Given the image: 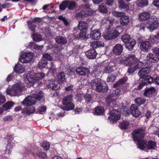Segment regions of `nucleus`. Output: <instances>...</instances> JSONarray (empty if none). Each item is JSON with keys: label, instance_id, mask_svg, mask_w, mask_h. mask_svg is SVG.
Listing matches in <instances>:
<instances>
[{"label": "nucleus", "instance_id": "27", "mask_svg": "<svg viewBox=\"0 0 159 159\" xmlns=\"http://www.w3.org/2000/svg\"><path fill=\"white\" fill-rule=\"evenodd\" d=\"M119 8L120 9H124L126 11L129 10V5L126 3L124 0H119L118 1Z\"/></svg>", "mask_w": 159, "mask_h": 159}, {"label": "nucleus", "instance_id": "46", "mask_svg": "<svg viewBox=\"0 0 159 159\" xmlns=\"http://www.w3.org/2000/svg\"><path fill=\"white\" fill-rule=\"evenodd\" d=\"M68 1L65 0L62 2L61 4L59 6V8L60 9L62 10H64L66 9L68 6Z\"/></svg>", "mask_w": 159, "mask_h": 159}, {"label": "nucleus", "instance_id": "51", "mask_svg": "<svg viewBox=\"0 0 159 159\" xmlns=\"http://www.w3.org/2000/svg\"><path fill=\"white\" fill-rule=\"evenodd\" d=\"M68 8L69 9H72L76 6V3L74 2L68 1Z\"/></svg>", "mask_w": 159, "mask_h": 159}, {"label": "nucleus", "instance_id": "45", "mask_svg": "<svg viewBox=\"0 0 159 159\" xmlns=\"http://www.w3.org/2000/svg\"><path fill=\"white\" fill-rule=\"evenodd\" d=\"M34 40L36 42H39L42 39L41 35L39 34H35L32 35Z\"/></svg>", "mask_w": 159, "mask_h": 159}, {"label": "nucleus", "instance_id": "53", "mask_svg": "<svg viewBox=\"0 0 159 159\" xmlns=\"http://www.w3.org/2000/svg\"><path fill=\"white\" fill-rule=\"evenodd\" d=\"M143 64V63L141 62L138 61V59L137 60V61H136L135 63L133 64L136 70L138 69H139L142 66Z\"/></svg>", "mask_w": 159, "mask_h": 159}, {"label": "nucleus", "instance_id": "44", "mask_svg": "<svg viewBox=\"0 0 159 159\" xmlns=\"http://www.w3.org/2000/svg\"><path fill=\"white\" fill-rule=\"evenodd\" d=\"M58 19L59 20L62 21L65 26H67L70 24V22L65 17L61 15L59 16L58 17Z\"/></svg>", "mask_w": 159, "mask_h": 159}, {"label": "nucleus", "instance_id": "25", "mask_svg": "<svg viewBox=\"0 0 159 159\" xmlns=\"http://www.w3.org/2000/svg\"><path fill=\"white\" fill-rule=\"evenodd\" d=\"M129 17L128 16L126 15L125 13L120 19V23L122 25H125L128 24L129 22Z\"/></svg>", "mask_w": 159, "mask_h": 159}, {"label": "nucleus", "instance_id": "13", "mask_svg": "<svg viewBox=\"0 0 159 159\" xmlns=\"http://www.w3.org/2000/svg\"><path fill=\"white\" fill-rule=\"evenodd\" d=\"M47 86L54 90L58 89L60 87V84L58 82L54 80H48L47 83Z\"/></svg>", "mask_w": 159, "mask_h": 159}, {"label": "nucleus", "instance_id": "55", "mask_svg": "<svg viewBox=\"0 0 159 159\" xmlns=\"http://www.w3.org/2000/svg\"><path fill=\"white\" fill-rule=\"evenodd\" d=\"M101 70L99 69H95L93 71V74L94 75L93 76L95 77L98 76L101 74Z\"/></svg>", "mask_w": 159, "mask_h": 159}, {"label": "nucleus", "instance_id": "42", "mask_svg": "<svg viewBox=\"0 0 159 159\" xmlns=\"http://www.w3.org/2000/svg\"><path fill=\"white\" fill-rule=\"evenodd\" d=\"M131 38L130 35L128 34H125L122 36L121 37L122 40L125 44L128 41H130V39H132Z\"/></svg>", "mask_w": 159, "mask_h": 159}, {"label": "nucleus", "instance_id": "12", "mask_svg": "<svg viewBox=\"0 0 159 159\" xmlns=\"http://www.w3.org/2000/svg\"><path fill=\"white\" fill-rule=\"evenodd\" d=\"M110 115V116L108 117V119L111 123L116 121L120 118V113L116 110H112L111 112Z\"/></svg>", "mask_w": 159, "mask_h": 159}, {"label": "nucleus", "instance_id": "20", "mask_svg": "<svg viewBox=\"0 0 159 159\" xmlns=\"http://www.w3.org/2000/svg\"><path fill=\"white\" fill-rule=\"evenodd\" d=\"M156 91V89L154 87H152L150 88H146L145 89L143 94L146 97H151L154 94Z\"/></svg>", "mask_w": 159, "mask_h": 159}, {"label": "nucleus", "instance_id": "17", "mask_svg": "<svg viewBox=\"0 0 159 159\" xmlns=\"http://www.w3.org/2000/svg\"><path fill=\"white\" fill-rule=\"evenodd\" d=\"M130 111L133 116L135 117L138 116L140 114L138 107L135 104H133L131 106Z\"/></svg>", "mask_w": 159, "mask_h": 159}, {"label": "nucleus", "instance_id": "34", "mask_svg": "<svg viewBox=\"0 0 159 159\" xmlns=\"http://www.w3.org/2000/svg\"><path fill=\"white\" fill-rule=\"evenodd\" d=\"M78 27L80 30H85L88 28V24L85 21H81L79 22Z\"/></svg>", "mask_w": 159, "mask_h": 159}, {"label": "nucleus", "instance_id": "28", "mask_svg": "<svg viewBox=\"0 0 159 159\" xmlns=\"http://www.w3.org/2000/svg\"><path fill=\"white\" fill-rule=\"evenodd\" d=\"M14 70L16 73L20 74L24 71L25 68L21 64H18L15 66Z\"/></svg>", "mask_w": 159, "mask_h": 159}, {"label": "nucleus", "instance_id": "60", "mask_svg": "<svg viewBox=\"0 0 159 159\" xmlns=\"http://www.w3.org/2000/svg\"><path fill=\"white\" fill-rule=\"evenodd\" d=\"M36 155H37V156L41 159L44 158L46 157V154L43 152L37 153Z\"/></svg>", "mask_w": 159, "mask_h": 159}, {"label": "nucleus", "instance_id": "58", "mask_svg": "<svg viewBox=\"0 0 159 159\" xmlns=\"http://www.w3.org/2000/svg\"><path fill=\"white\" fill-rule=\"evenodd\" d=\"M46 110V107L45 106H42L39 108L37 112L39 114H43V112H44Z\"/></svg>", "mask_w": 159, "mask_h": 159}, {"label": "nucleus", "instance_id": "48", "mask_svg": "<svg viewBox=\"0 0 159 159\" xmlns=\"http://www.w3.org/2000/svg\"><path fill=\"white\" fill-rule=\"evenodd\" d=\"M43 59L45 60H47L49 61H52L53 59L51 55L48 53L44 54L43 55Z\"/></svg>", "mask_w": 159, "mask_h": 159}, {"label": "nucleus", "instance_id": "50", "mask_svg": "<svg viewBox=\"0 0 159 159\" xmlns=\"http://www.w3.org/2000/svg\"><path fill=\"white\" fill-rule=\"evenodd\" d=\"M98 11L103 13H105L107 11V9L106 7V5L103 4L101 5L98 7Z\"/></svg>", "mask_w": 159, "mask_h": 159}, {"label": "nucleus", "instance_id": "30", "mask_svg": "<svg viewBox=\"0 0 159 159\" xmlns=\"http://www.w3.org/2000/svg\"><path fill=\"white\" fill-rule=\"evenodd\" d=\"M128 80V78L126 76H125L122 79L119 80L116 83L113 84L114 87H116L120 85L124 84Z\"/></svg>", "mask_w": 159, "mask_h": 159}, {"label": "nucleus", "instance_id": "2", "mask_svg": "<svg viewBox=\"0 0 159 159\" xmlns=\"http://www.w3.org/2000/svg\"><path fill=\"white\" fill-rule=\"evenodd\" d=\"M44 93L42 91L36 92L27 97L22 102L23 105L29 106L34 105L37 100L40 101L43 97Z\"/></svg>", "mask_w": 159, "mask_h": 159}, {"label": "nucleus", "instance_id": "61", "mask_svg": "<svg viewBox=\"0 0 159 159\" xmlns=\"http://www.w3.org/2000/svg\"><path fill=\"white\" fill-rule=\"evenodd\" d=\"M85 100L87 103H88L89 102H92V98L90 95H86L84 97Z\"/></svg>", "mask_w": 159, "mask_h": 159}, {"label": "nucleus", "instance_id": "8", "mask_svg": "<svg viewBox=\"0 0 159 159\" xmlns=\"http://www.w3.org/2000/svg\"><path fill=\"white\" fill-rule=\"evenodd\" d=\"M137 59L134 55H128L126 57L122 58L120 61V63L127 65L133 64L137 61Z\"/></svg>", "mask_w": 159, "mask_h": 159}, {"label": "nucleus", "instance_id": "22", "mask_svg": "<svg viewBox=\"0 0 159 159\" xmlns=\"http://www.w3.org/2000/svg\"><path fill=\"white\" fill-rule=\"evenodd\" d=\"M115 64L113 62H110L107 66L105 67L104 70V72L106 73H109L113 71L116 69L115 66Z\"/></svg>", "mask_w": 159, "mask_h": 159}, {"label": "nucleus", "instance_id": "1", "mask_svg": "<svg viewBox=\"0 0 159 159\" xmlns=\"http://www.w3.org/2000/svg\"><path fill=\"white\" fill-rule=\"evenodd\" d=\"M132 134L134 140L138 143V148L141 150H144L147 143V140L143 139L145 135V129L141 128L136 129Z\"/></svg>", "mask_w": 159, "mask_h": 159}, {"label": "nucleus", "instance_id": "31", "mask_svg": "<svg viewBox=\"0 0 159 159\" xmlns=\"http://www.w3.org/2000/svg\"><path fill=\"white\" fill-rule=\"evenodd\" d=\"M47 65V60L42 59L38 64V67L40 69H42L43 68L46 67Z\"/></svg>", "mask_w": 159, "mask_h": 159}, {"label": "nucleus", "instance_id": "57", "mask_svg": "<svg viewBox=\"0 0 159 159\" xmlns=\"http://www.w3.org/2000/svg\"><path fill=\"white\" fill-rule=\"evenodd\" d=\"M106 102L109 105H110L111 103L113 104L115 102V100L112 98L111 97H109L106 98Z\"/></svg>", "mask_w": 159, "mask_h": 159}, {"label": "nucleus", "instance_id": "47", "mask_svg": "<svg viewBox=\"0 0 159 159\" xmlns=\"http://www.w3.org/2000/svg\"><path fill=\"white\" fill-rule=\"evenodd\" d=\"M127 66H129V68L127 72L129 74L132 73L134 72V71L136 70L135 66L133 64H129L127 65Z\"/></svg>", "mask_w": 159, "mask_h": 159}, {"label": "nucleus", "instance_id": "64", "mask_svg": "<svg viewBox=\"0 0 159 159\" xmlns=\"http://www.w3.org/2000/svg\"><path fill=\"white\" fill-rule=\"evenodd\" d=\"M86 14V12L84 10L81 11L79 12L77 15V16L78 17H83L85 16Z\"/></svg>", "mask_w": 159, "mask_h": 159}, {"label": "nucleus", "instance_id": "24", "mask_svg": "<svg viewBox=\"0 0 159 159\" xmlns=\"http://www.w3.org/2000/svg\"><path fill=\"white\" fill-rule=\"evenodd\" d=\"M90 46L93 48H97L103 47L104 46V43L103 41H95L90 43Z\"/></svg>", "mask_w": 159, "mask_h": 159}, {"label": "nucleus", "instance_id": "36", "mask_svg": "<svg viewBox=\"0 0 159 159\" xmlns=\"http://www.w3.org/2000/svg\"><path fill=\"white\" fill-rule=\"evenodd\" d=\"M145 101V98L141 97L137 98L134 100L135 103L138 106H140L144 104Z\"/></svg>", "mask_w": 159, "mask_h": 159}, {"label": "nucleus", "instance_id": "18", "mask_svg": "<svg viewBox=\"0 0 159 159\" xmlns=\"http://www.w3.org/2000/svg\"><path fill=\"white\" fill-rule=\"evenodd\" d=\"M97 53L94 49H90L85 52L87 57L90 59H95L97 55Z\"/></svg>", "mask_w": 159, "mask_h": 159}, {"label": "nucleus", "instance_id": "32", "mask_svg": "<svg viewBox=\"0 0 159 159\" xmlns=\"http://www.w3.org/2000/svg\"><path fill=\"white\" fill-rule=\"evenodd\" d=\"M148 0H138L136 2V4L138 7H143L148 5Z\"/></svg>", "mask_w": 159, "mask_h": 159}, {"label": "nucleus", "instance_id": "26", "mask_svg": "<svg viewBox=\"0 0 159 159\" xmlns=\"http://www.w3.org/2000/svg\"><path fill=\"white\" fill-rule=\"evenodd\" d=\"M136 42L134 39H130V41L125 44V47L129 51L132 50Z\"/></svg>", "mask_w": 159, "mask_h": 159}, {"label": "nucleus", "instance_id": "41", "mask_svg": "<svg viewBox=\"0 0 159 159\" xmlns=\"http://www.w3.org/2000/svg\"><path fill=\"white\" fill-rule=\"evenodd\" d=\"M27 23L29 28L33 32H34L36 25L33 24V22L31 21H28Z\"/></svg>", "mask_w": 159, "mask_h": 159}, {"label": "nucleus", "instance_id": "43", "mask_svg": "<svg viewBox=\"0 0 159 159\" xmlns=\"http://www.w3.org/2000/svg\"><path fill=\"white\" fill-rule=\"evenodd\" d=\"M65 75L64 72L59 73L57 75V79L58 81L63 82L65 80Z\"/></svg>", "mask_w": 159, "mask_h": 159}, {"label": "nucleus", "instance_id": "10", "mask_svg": "<svg viewBox=\"0 0 159 159\" xmlns=\"http://www.w3.org/2000/svg\"><path fill=\"white\" fill-rule=\"evenodd\" d=\"M33 57V54L31 52H24L21 55L19 61L22 63L30 62Z\"/></svg>", "mask_w": 159, "mask_h": 159}, {"label": "nucleus", "instance_id": "19", "mask_svg": "<svg viewBox=\"0 0 159 159\" xmlns=\"http://www.w3.org/2000/svg\"><path fill=\"white\" fill-rule=\"evenodd\" d=\"M123 50V47L120 44H116L113 48L112 51L113 53L117 55H120Z\"/></svg>", "mask_w": 159, "mask_h": 159}, {"label": "nucleus", "instance_id": "54", "mask_svg": "<svg viewBox=\"0 0 159 159\" xmlns=\"http://www.w3.org/2000/svg\"><path fill=\"white\" fill-rule=\"evenodd\" d=\"M27 108V112L29 113H33L36 111V109L33 106H29Z\"/></svg>", "mask_w": 159, "mask_h": 159}, {"label": "nucleus", "instance_id": "23", "mask_svg": "<svg viewBox=\"0 0 159 159\" xmlns=\"http://www.w3.org/2000/svg\"><path fill=\"white\" fill-rule=\"evenodd\" d=\"M150 15L148 12H143L139 13V19L141 21H145L150 17Z\"/></svg>", "mask_w": 159, "mask_h": 159}, {"label": "nucleus", "instance_id": "33", "mask_svg": "<svg viewBox=\"0 0 159 159\" xmlns=\"http://www.w3.org/2000/svg\"><path fill=\"white\" fill-rule=\"evenodd\" d=\"M149 41L152 44H157L159 42V37L156 35H151L149 38Z\"/></svg>", "mask_w": 159, "mask_h": 159}, {"label": "nucleus", "instance_id": "6", "mask_svg": "<svg viewBox=\"0 0 159 159\" xmlns=\"http://www.w3.org/2000/svg\"><path fill=\"white\" fill-rule=\"evenodd\" d=\"M73 95L72 94H70L66 96L62 100V103L64 105H66L67 109L66 110L68 111L74 109L75 105L72 102Z\"/></svg>", "mask_w": 159, "mask_h": 159}, {"label": "nucleus", "instance_id": "63", "mask_svg": "<svg viewBox=\"0 0 159 159\" xmlns=\"http://www.w3.org/2000/svg\"><path fill=\"white\" fill-rule=\"evenodd\" d=\"M145 116L147 119H149L152 116L151 112L149 111H147L145 114Z\"/></svg>", "mask_w": 159, "mask_h": 159}, {"label": "nucleus", "instance_id": "35", "mask_svg": "<svg viewBox=\"0 0 159 159\" xmlns=\"http://www.w3.org/2000/svg\"><path fill=\"white\" fill-rule=\"evenodd\" d=\"M13 105V103L12 102H8L4 104L2 107L4 111H6L10 109Z\"/></svg>", "mask_w": 159, "mask_h": 159}, {"label": "nucleus", "instance_id": "21", "mask_svg": "<svg viewBox=\"0 0 159 159\" xmlns=\"http://www.w3.org/2000/svg\"><path fill=\"white\" fill-rule=\"evenodd\" d=\"M101 34L98 30H95L91 32L90 38L94 40H98L100 39Z\"/></svg>", "mask_w": 159, "mask_h": 159}, {"label": "nucleus", "instance_id": "3", "mask_svg": "<svg viewBox=\"0 0 159 159\" xmlns=\"http://www.w3.org/2000/svg\"><path fill=\"white\" fill-rule=\"evenodd\" d=\"M33 73H29L24 75L25 82L27 84H30V85L35 83L36 81L42 80L45 76L43 73H38L33 76Z\"/></svg>", "mask_w": 159, "mask_h": 159}, {"label": "nucleus", "instance_id": "9", "mask_svg": "<svg viewBox=\"0 0 159 159\" xmlns=\"http://www.w3.org/2000/svg\"><path fill=\"white\" fill-rule=\"evenodd\" d=\"M92 89L98 92H102L103 91V87L100 80L98 79L92 80L90 83Z\"/></svg>", "mask_w": 159, "mask_h": 159}, {"label": "nucleus", "instance_id": "37", "mask_svg": "<svg viewBox=\"0 0 159 159\" xmlns=\"http://www.w3.org/2000/svg\"><path fill=\"white\" fill-rule=\"evenodd\" d=\"M94 114L95 115H102L104 112V108L102 107H98L95 109Z\"/></svg>", "mask_w": 159, "mask_h": 159}, {"label": "nucleus", "instance_id": "59", "mask_svg": "<svg viewBox=\"0 0 159 159\" xmlns=\"http://www.w3.org/2000/svg\"><path fill=\"white\" fill-rule=\"evenodd\" d=\"M86 34L84 32L80 33L79 35V38L81 40L84 39L86 38Z\"/></svg>", "mask_w": 159, "mask_h": 159}, {"label": "nucleus", "instance_id": "40", "mask_svg": "<svg viewBox=\"0 0 159 159\" xmlns=\"http://www.w3.org/2000/svg\"><path fill=\"white\" fill-rule=\"evenodd\" d=\"M129 122L126 120H124L120 125V128L123 129H127L129 125Z\"/></svg>", "mask_w": 159, "mask_h": 159}, {"label": "nucleus", "instance_id": "11", "mask_svg": "<svg viewBox=\"0 0 159 159\" xmlns=\"http://www.w3.org/2000/svg\"><path fill=\"white\" fill-rule=\"evenodd\" d=\"M150 24L147 27L151 31H153L159 25L157 18L156 16H153L150 18L149 21Z\"/></svg>", "mask_w": 159, "mask_h": 159}, {"label": "nucleus", "instance_id": "15", "mask_svg": "<svg viewBox=\"0 0 159 159\" xmlns=\"http://www.w3.org/2000/svg\"><path fill=\"white\" fill-rule=\"evenodd\" d=\"M75 71L77 74L81 76L85 75L89 73V69L82 66L76 68Z\"/></svg>", "mask_w": 159, "mask_h": 159}, {"label": "nucleus", "instance_id": "49", "mask_svg": "<svg viewBox=\"0 0 159 159\" xmlns=\"http://www.w3.org/2000/svg\"><path fill=\"white\" fill-rule=\"evenodd\" d=\"M124 14V12H119L116 11H114L112 12L113 15L117 17H120L121 18V17L123 16Z\"/></svg>", "mask_w": 159, "mask_h": 159}, {"label": "nucleus", "instance_id": "56", "mask_svg": "<svg viewBox=\"0 0 159 159\" xmlns=\"http://www.w3.org/2000/svg\"><path fill=\"white\" fill-rule=\"evenodd\" d=\"M42 146L44 150H47L49 148L50 144L48 143L44 142L43 143Z\"/></svg>", "mask_w": 159, "mask_h": 159}, {"label": "nucleus", "instance_id": "14", "mask_svg": "<svg viewBox=\"0 0 159 159\" xmlns=\"http://www.w3.org/2000/svg\"><path fill=\"white\" fill-rule=\"evenodd\" d=\"M159 59L155 54L152 53H150L147 56V64L155 63L158 61Z\"/></svg>", "mask_w": 159, "mask_h": 159}, {"label": "nucleus", "instance_id": "5", "mask_svg": "<svg viewBox=\"0 0 159 159\" xmlns=\"http://www.w3.org/2000/svg\"><path fill=\"white\" fill-rule=\"evenodd\" d=\"M149 68L145 67L142 68L138 72L139 75L142 78L144 79L146 83L148 84L153 83V80L152 77L148 75V74L150 72Z\"/></svg>", "mask_w": 159, "mask_h": 159}, {"label": "nucleus", "instance_id": "62", "mask_svg": "<svg viewBox=\"0 0 159 159\" xmlns=\"http://www.w3.org/2000/svg\"><path fill=\"white\" fill-rule=\"evenodd\" d=\"M5 101V99L4 96L0 94V105L4 103Z\"/></svg>", "mask_w": 159, "mask_h": 159}, {"label": "nucleus", "instance_id": "52", "mask_svg": "<svg viewBox=\"0 0 159 159\" xmlns=\"http://www.w3.org/2000/svg\"><path fill=\"white\" fill-rule=\"evenodd\" d=\"M12 149V146L10 143H8L6 146L5 153L9 154Z\"/></svg>", "mask_w": 159, "mask_h": 159}, {"label": "nucleus", "instance_id": "16", "mask_svg": "<svg viewBox=\"0 0 159 159\" xmlns=\"http://www.w3.org/2000/svg\"><path fill=\"white\" fill-rule=\"evenodd\" d=\"M150 48V43L148 41H143L140 47V50L143 52H148Z\"/></svg>", "mask_w": 159, "mask_h": 159}, {"label": "nucleus", "instance_id": "29", "mask_svg": "<svg viewBox=\"0 0 159 159\" xmlns=\"http://www.w3.org/2000/svg\"><path fill=\"white\" fill-rule=\"evenodd\" d=\"M55 40L58 44H65L67 43V40L65 38L61 36H57L55 38Z\"/></svg>", "mask_w": 159, "mask_h": 159}, {"label": "nucleus", "instance_id": "39", "mask_svg": "<svg viewBox=\"0 0 159 159\" xmlns=\"http://www.w3.org/2000/svg\"><path fill=\"white\" fill-rule=\"evenodd\" d=\"M28 47L31 48L41 49L43 48V45H38L34 42H30L29 43Z\"/></svg>", "mask_w": 159, "mask_h": 159}, {"label": "nucleus", "instance_id": "7", "mask_svg": "<svg viewBox=\"0 0 159 159\" xmlns=\"http://www.w3.org/2000/svg\"><path fill=\"white\" fill-rule=\"evenodd\" d=\"M119 35V33L116 30H111L110 28L107 29L106 32L104 34L103 37L106 40L113 39L117 37Z\"/></svg>", "mask_w": 159, "mask_h": 159}, {"label": "nucleus", "instance_id": "4", "mask_svg": "<svg viewBox=\"0 0 159 159\" xmlns=\"http://www.w3.org/2000/svg\"><path fill=\"white\" fill-rule=\"evenodd\" d=\"M25 89V86L23 83L19 82L13 85L12 89H9L6 91L7 93L11 96H17Z\"/></svg>", "mask_w": 159, "mask_h": 159}, {"label": "nucleus", "instance_id": "38", "mask_svg": "<svg viewBox=\"0 0 159 159\" xmlns=\"http://www.w3.org/2000/svg\"><path fill=\"white\" fill-rule=\"evenodd\" d=\"M146 146H147V149L148 150L154 149L156 147V143L154 142L149 141L148 142V145L146 144L145 148Z\"/></svg>", "mask_w": 159, "mask_h": 159}]
</instances>
